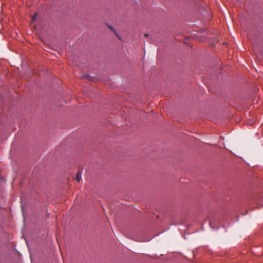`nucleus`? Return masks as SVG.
Wrapping results in <instances>:
<instances>
[{
	"label": "nucleus",
	"mask_w": 263,
	"mask_h": 263,
	"mask_svg": "<svg viewBox=\"0 0 263 263\" xmlns=\"http://www.w3.org/2000/svg\"><path fill=\"white\" fill-rule=\"evenodd\" d=\"M109 28L111 30H112V31H114V32L116 33V35L118 36V37L119 39H120V38H119V37L118 36V35H117V33L116 32V31L114 30V28H113V27H111V26H109Z\"/></svg>",
	"instance_id": "3"
},
{
	"label": "nucleus",
	"mask_w": 263,
	"mask_h": 263,
	"mask_svg": "<svg viewBox=\"0 0 263 263\" xmlns=\"http://www.w3.org/2000/svg\"><path fill=\"white\" fill-rule=\"evenodd\" d=\"M36 14H35L34 15H33L32 17V21H34L36 19Z\"/></svg>",
	"instance_id": "4"
},
{
	"label": "nucleus",
	"mask_w": 263,
	"mask_h": 263,
	"mask_svg": "<svg viewBox=\"0 0 263 263\" xmlns=\"http://www.w3.org/2000/svg\"><path fill=\"white\" fill-rule=\"evenodd\" d=\"M84 77L86 78L87 79L90 80V81H92L91 78L89 75H88V74L84 76Z\"/></svg>",
	"instance_id": "2"
},
{
	"label": "nucleus",
	"mask_w": 263,
	"mask_h": 263,
	"mask_svg": "<svg viewBox=\"0 0 263 263\" xmlns=\"http://www.w3.org/2000/svg\"><path fill=\"white\" fill-rule=\"evenodd\" d=\"M81 178V172H78L76 176V179L79 182Z\"/></svg>",
	"instance_id": "1"
}]
</instances>
